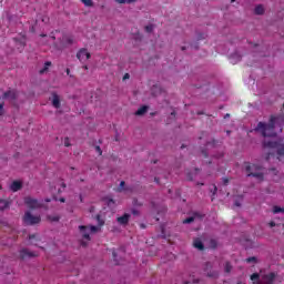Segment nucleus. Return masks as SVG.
Here are the masks:
<instances>
[{
	"mask_svg": "<svg viewBox=\"0 0 284 284\" xmlns=\"http://www.w3.org/2000/svg\"><path fill=\"white\" fill-rule=\"evenodd\" d=\"M105 225V221L101 220V215H98V226H79L80 236H82V245L90 243L92 234L101 232V227Z\"/></svg>",
	"mask_w": 284,
	"mask_h": 284,
	"instance_id": "1",
	"label": "nucleus"
},
{
	"mask_svg": "<svg viewBox=\"0 0 284 284\" xmlns=\"http://www.w3.org/2000/svg\"><path fill=\"white\" fill-rule=\"evenodd\" d=\"M74 43V39L72 36H62L55 43L51 45V50L53 52H61V50H65V48H70Z\"/></svg>",
	"mask_w": 284,
	"mask_h": 284,
	"instance_id": "2",
	"label": "nucleus"
},
{
	"mask_svg": "<svg viewBox=\"0 0 284 284\" xmlns=\"http://www.w3.org/2000/svg\"><path fill=\"white\" fill-rule=\"evenodd\" d=\"M274 278H276L274 273H261L260 275L254 273L251 275V281L253 284H272L274 283Z\"/></svg>",
	"mask_w": 284,
	"mask_h": 284,
	"instance_id": "3",
	"label": "nucleus"
},
{
	"mask_svg": "<svg viewBox=\"0 0 284 284\" xmlns=\"http://www.w3.org/2000/svg\"><path fill=\"white\" fill-rule=\"evenodd\" d=\"M246 170L250 172L247 176H254L257 181H263V171L256 164L246 166Z\"/></svg>",
	"mask_w": 284,
	"mask_h": 284,
	"instance_id": "4",
	"label": "nucleus"
},
{
	"mask_svg": "<svg viewBox=\"0 0 284 284\" xmlns=\"http://www.w3.org/2000/svg\"><path fill=\"white\" fill-rule=\"evenodd\" d=\"M91 57H92V54L85 48H82L77 52V59L79 60L80 63H88V61H90Z\"/></svg>",
	"mask_w": 284,
	"mask_h": 284,
	"instance_id": "5",
	"label": "nucleus"
},
{
	"mask_svg": "<svg viewBox=\"0 0 284 284\" xmlns=\"http://www.w3.org/2000/svg\"><path fill=\"white\" fill-rule=\"evenodd\" d=\"M23 222L27 223V225H37V223H41V216L32 215V213L27 212L23 216Z\"/></svg>",
	"mask_w": 284,
	"mask_h": 284,
	"instance_id": "6",
	"label": "nucleus"
},
{
	"mask_svg": "<svg viewBox=\"0 0 284 284\" xmlns=\"http://www.w3.org/2000/svg\"><path fill=\"white\" fill-rule=\"evenodd\" d=\"M24 204L27 205V207H29L30 210H37L39 207H41V203L39 201H37L34 197H26L24 199Z\"/></svg>",
	"mask_w": 284,
	"mask_h": 284,
	"instance_id": "7",
	"label": "nucleus"
},
{
	"mask_svg": "<svg viewBox=\"0 0 284 284\" xmlns=\"http://www.w3.org/2000/svg\"><path fill=\"white\" fill-rule=\"evenodd\" d=\"M49 101L57 110L61 108V95H59L57 92L51 93Z\"/></svg>",
	"mask_w": 284,
	"mask_h": 284,
	"instance_id": "8",
	"label": "nucleus"
},
{
	"mask_svg": "<svg viewBox=\"0 0 284 284\" xmlns=\"http://www.w3.org/2000/svg\"><path fill=\"white\" fill-rule=\"evenodd\" d=\"M20 256H21V258H34V256H39V254L34 253L32 251L22 250L20 252Z\"/></svg>",
	"mask_w": 284,
	"mask_h": 284,
	"instance_id": "9",
	"label": "nucleus"
},
{
	"mask_svg": "<svg viewBox=\"0 0 284 284\" xmlns=\"http://www.w3.org/2000/svg\"><path fill=\"white\" fill-rule=\"evenodd\" d=\"M21 187H23V182H21V181H13L10 185V190L12 192H19V190H21Z\"/></svg>",
	"mask_w": 284,
	"mask_h": 284,
	"instance_id": "10",
	"label": "nucleus"
},
{
	"mask_svg": "<svg viewBox=\"0 0 284 284\" xmlns=\"http://www.w3.org/2000/svg\"><path fill=\"white\" fill-rule=\"evenodd\" d=\"M128 221H130V214L128 213L118 217V223H120V225H126Z\"/></svg>",
	"mask_w": 284,
	"mask_h": 284,
	"instance_id": "11",
	"label": "nucleus"
},
{
	"mask_svg": "<svg viewBox=\"0 0 284 284\" xmlns=\"http://www.w3.org/2000/svg\"><path fill=\"white\" fill-rule=\"evenodd\" d=\"M230 61L233 64L239 63V61H241V54L239 52H235V53L231 54Z\"/></svg>",
	"mask_w": 284,
	"mask_h": 284,
	"instance_id": "12",
	"label": "nucleus"
},
{
	"mask_svg": "<svg viewBox=\"0 0 284 284\" xmlns=\"http://www.w3.org/2000/svg\"><path fill=\"white\" fill-rule=\"evenodd\" d=\"M254 13L255 14H265V6H263V4L255 6Z\"/></svg>",
	"mask_w": 284,
	"mask_h": 284,
	"instance_id": "13",
	"label": "nucleus"
},
{
	"mask_svg": "<svg viewBox=\"0 0 284 284\" xmlns=\"http://www.w3.org/2000/svg\"><path fill=\"white\" fill-rule=\"evenodd\" d=\"M149 106L148 105H143L140 109H138V111L135 112L136 116H143V114L148 113Z\"/></svg>",
	"mask_w": 284,
	"mask_h": 284,
	"instance_id": "14",
	"label": "nucleus"
},
{
	"mask_svg": "<svg viewBox=\"0 0 284 284\" xmlns=\"http://www.w3.org/2000/svg\"><path fill=\"white\" fill-rule=\"evenodd\" d=\"M3 99H7V100L17 99V92L8 91L3 94Z\"/></svg>",
	"mask_w": 284,
	"mask_h": 284,
	"instance_id": "15",
	"label": "nucleus"
},
{
	"mask_svg": "<svg viewBox=\"0 0 284 284\" xmlns=\"http://www.w3.org/2000/svg\"><path fill=\"white\" fill-rule=\"evenodd\" d=\"M10 207V202L8 200H0V210H8Z\"/></svg>",
	"mask_w": 284,
	"mask_h": 284,
	"instance_id": "16",
	"label": "nucleus"
},
{
	"mask_svg": "<svg viewBox=\"0 0 284 284\" xmlns=\"http://www.w3.org/2000/svg\"><path fill=\"white\" fill-rule=\"evenodd\" d=\"M193 246L196 248V250H203V242H201V240L199 239H195L193 241Z\"/></svg>",
	"mask_w": 284,
	"mask_h": 284,
	"instance_id": "17",
	"label": "nucleus"
},
{
	"mask_svg": "<svg viewBox=\"0 0 284 284\" xmlns=\"http://www.w3.org/2000/svg\"><path fill=\"white\" fill-rule=\"evenodd\" d=\"M139 0H115V3H120L121 6L123 4H130V3H136Z\"/></svg>",
	"mask_w": 284,
	"mask_h": 284,
	"instance_id": "18",
	"label": "nucleus"
},
{
	"mask_svg": "<svg viewBox=\"0 0 284 284\" xmlns=\"http://www.w3.org/2000/svg\"><path fill=\"white\" fill-rule=\"evenodd\" d=\"M50 65H52V62L47 61V62L44 63L43 69L40 71V74H45V72L50 69Z\"/></svg>",
	"mask_w": 284,
	"mask_h": 284,
	"instance_id": "19",
	"label": "nucleus"
},
{
	"mask_svg": "<svg viewBox=\"0 0 284 284\" xmlns=\"http://www.w3.org/2000/svg\"><path fill=\"white\" fill-rule=\"evenodd\" d=\"M83 6H85V8H92V6H94V2L92 0H81Z\"/></svg>",
	"mask_w": 284,
	"mask_h": 284,
	"instance_id": "20",
	"label": "nucleus"
},
{
	"mask_svg": "<svg viewBox=\"0 0 284 284\" xmlns=\"http://www.w3.org/2000/svg\"><path fill=\"white\" fill-rule=\"evenodd\" d=\"M281 212H284V209H282L281 206L273 207V214H280Z\"/></svg>",
	"mask_w": 284,
	"mask_h": 284,
	"instance_id": "21",
	"label": "nucleus"
},
{
	"mask_svg": "<svg viewBox=\"0 0 284 284\" xmlns=\"http://www.w3.org/2000/svg\"><path fill=\"white\" fill-rule=\"evenodd\" d=\"M145 32H152L154 30V24H149L144 27Z\"/></svg>",
	"mask_w": 284,
	"mask_h": 284,
	"instance_id": "22",
	"label": "nucleus"
},
{
	"mask_svg": "<svg viewBox=\"0 0 284 284\" xmlns=\"http://www.w3.org/2000/svg\"><path fill=\"white\" fill-rule=\"evenodd\" d=\"M106 204L109 205V207H114V200L108 199Z\"/></svg>",
	"mask_w": 284,
	"mask_h": 284,
	"instance_id": "23",
	"label": "nucleus"
},
{
	"mask_svg": "<svg viewBox=\"0 0 284 284\" xmlns=\"http://www.w3.org/2000/svg\"><path fill=\"white\" fill-rule=\"evenodd\" d=\"M268 225H270V227H276L277 225H280V223H278V222H275V221H271V222L268 223Z\"/></svg>",
	"mask_w": 284,
	"mask_h": 284,
	"instance_id": "24",
	"label": "nucleus"
},
{
	"mask_svg": "<svg viewBox=\"0 0 284 284\" xmlns=\"http://www.w3.org/2000/svg\"><path fill=\"white\" fill-rule=\"evenodd\" d=\"M43 39H48V41H54V36H42Z\"/></svg>",
	"mask_w": 284,
	"mask_h": 284,
	"instance_id": "25",
	"label": "nucleus"
},
{
	"mask_svg": "<svg viewBox=\"0 0 284 284\" xmlns=\"http://www.w3.org/2000/svg\"><path fill=\"white\" fill-rule=\"evenodd\" d=\"M232 271V265L230 263L225 264V272H231Z\"/></svg>",
	"mask_w": 284,
	"mask_h": 284,
	"instance_id": "26",
	"label": "nucleus"
},
{
	"mask_svg": "<svg viewBox=\"0 0 284 284\" xmlns=\"http://www.w3.org/2000/svg\"><path fill=\"white\" fill-rule=\"evenodd\" d=\"M194 221V217H187L186 220L183 221V223H192Z\"/></svg>",
	"mask_w": 284,
	"mask_h": 284,
	"instance_id": "27",
	"label": "nucleus"
},
{
	"mask_svg": "<svg viewBox=\"0 0 284 284\" xmlns=\"http://www.w3.org/2000/svg\"><path fill=\"white\" fill-rule=\"evenodd\" d=\"M247 263H256V257H248L246 260Z\"/></svg>",
	"mask_w": 284,
	"mask_h": 284,
	"instance_id": "28",
	"label": "nucleus"
},
{
	"mask_svg": "<svg viewBox=\"0 0 284 284\" xmlns=\"http://www.w3.org/2000/svg\"><path fill=\"white\" fill-rule=\"evenodd\" d=\"M123 187H125V182L122 181L119 187L120 192H123Z\"/></svg>",
	"mask_w": 284,
	"mask_h": 284,
	"instance_id": "29",
	"label": "nucleus"
},
{
	"mask_svg": "<svg viewBox=\"0 0 284 284\" xmlns=\"http://www.w3.org/2000/svg\"><path fill=\"white\" fill-rule=\"evenodd\" d=\"M0 116H3V103L0 104Z\"/></svg>",
	"mask_w": 284,
	"mask_h": 284,
	"instance_id": "30",
	"label": "nucleus"
},
{
	"mask_svg": "<svg viewBox=\"0 0 284 284\" xmlns=\"http://www.w3.org/2000/svg\"><path fill=\"white\" fill-rule=\"evenodd\" d=\"M64 145H65L67 148L70 145V143L68 142V139H65Z\"/></svg>",
	"mask_w": 284,
	"mask_h": 284,
	"instance_id": "31",
	"label": "nucleus"
},
{
	"mask_svg": "<svg viewBox=\"0 0 284 284\" xmlns=\"http://www.w3.org/2000/svg\"><path fill=\"white\" fill-rule=\"evenodd\" d=\"M60 203H65V199L61 197Z\"/></svg>",
	"mask_w": 284,
	"mask_h": 284,
	"instance_id": "32",
	"label": "nucleus"
},
{
	"mask_svg": "<svg viewBox=\"0 0 284 284\" xmlns=\"http://www.w3.org/2000/svg\"><path fill=\"white\" fill-rule=\"evenodd\" d=\"M99 154H101V148L97 146Z\"/></svg>",
	"mask_w": 284,
	"mask_h": 284,
	"instance_id": "33",
	"label": "nucleus"
},
{
	"mask_svg": "<svg viewBox=\"0 0 284 284\" xmlns=\"http://www.w3.org/2000/svg\"><path fill=\"white\" fill-rule=\"evenodd\" d=\"M124 79H130V75H129V74H125V75H124Z\"/></svg>",
	"mask_w": 284,
	"mask_h": 284,
	"instance_id": "34",
	"label": "nucleus"
},
{
	"mask_svg": "<svg viewBox=\"0 0 284 284\" xmlns=\"http://www.w3.org/2000/svg\"><path fill=\"white\" fill-rule=\"evenodd\" d=\"M51 221H59V217H53Z\"/></svg>",
	"mask_w": 284,
	"mask_h": 284,
	"instance_id": "35",
	"label": "nucleus"
},
{
	"mask_svg": "<svg viewBox=\"0 0 284 284\" xmlns=\"http://www.w3.org/2000/svg\"><path fill=\"white\" fill-rule=\"evenodd\" d=\"M235 205H237V207H239V206H241V203L236 202Z\"/></svg>",
	"mask_w": 284,
	"mask_h": 284,
	"instance_id": "36",
	"label": "nucleus"
},
{
	"mask_svg": "<svg viewBox=\"0 0 284 284\" xmlns=\"http://www.w3.org/2000/svg\"><path fill=\"white\" fill-rule=\"evenodd\" d=\"M36 236L34 235H32V236H30L29 239H30V241H32V239H34Z\"/></svg>",
	"mask_w": 284,
	"mask_h": 284,
	"instance_id": "37",
	"label": "nucleus"
},
{
	"mask_svg": "<svg viewBox=\"0 0 284 284\" xmlns=\"http://www.w3.org/2000/svg\"><path fill=\"white\" fill-rule=\"evenodd\" d=\"M67 74H70V69H67Z\"/></svg>",
	"mask_w": 284,
	"mask_h": 284,
	"instance_id": "38",
	"label": "nucleus"
},
{
	"mask_svg": "<svg viewBox=\"0 0 284 284\" xmlns=\"http://www.w3.org/2000/svg\"><path fill=\"white\" fill-rule=\"evenodd\" d=\"M83 69H84V70H88V65H84Z\"/></svg>",
	"mask_w": 284,
	"mask_h": 284,
	"instance_id": "39",
	"label": "nucleus"
},
{
	"mask_svg": "<svg viewBox=\"0 0 284 284\" xmlns=\"http://www.w3.org/2000/svg\"><path fill=\"white\" fill-rule=\"evenodd\" d=\"M236 0H231L232 3H234Z\"/></svg>",
	"mask_w": 284,
	"mask_h": 284,
	"instance_id": "40",
	"label": "nucleus"
},
{
	"mask_svg": "<svg viewBox=\"0 0 284 284\" xmlns=\"http://www.w3.org/2000/svg\"><path fill=\"white\" fill-rule=\"evenodd\" d=\"M43 43H48V42L43 41Z\"/></svg>",
	"mask_w": 284,
	"mask_h": 284,
	"instance_id": "41",
	"label": "nucleus"
}]
</instances>
